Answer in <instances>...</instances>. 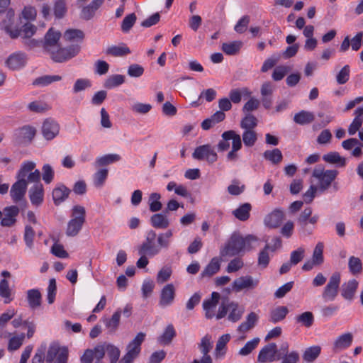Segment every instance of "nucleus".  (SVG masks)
Returning <instances> with one entry per match:
<instances>
[{
    "instance_id": "nucleus-35",
    "label": "nucleus",
    "mask_w": 363,
    "mask_h": 363,
    "mask_svg": "<svg viewBox=\"0 0 363 363\" xmlns=\"http://www.w3.org/2000/svg\"><path fill=\"white\" fill-rule=\"evenodd\" d=\"M121 311V310H117L111 316V318H104V323L106 328L109 330L110 333H114L118 328L120 324Z\"/></svg>"
},
{
    "instance_id": "nucleus-24",
    "label": "nucleus",
    "mask_w": 363,
    "mask_h": 363,
    "mask_svg": "<svg viewBox=\"0 0 363 363\" xmlns=\"http://www.w3.org/2000/svg\"><path fill=\"white\" fill-rule=\"evenodd\" d=\"M26 298L28 306L31 309H35L41 306L42 295L38 289L28 290Z\"/></svg>"
},
{
    "instance_id": "nucleus-22",
    "label": "nucleus",
    "mask_w": 363,
    "mask_h": 363,
    "mask_svg": "<svg viewBox=\"0 0 363 363\" xmlns=\"http://www.w3.org/2000/svg\"><path fill=\"white\" fill-rule=\"evenodd\" d=\"M36 130L30 126H23L16 130L14 135L20 143L30 142L35 135Z\"/></svg>"
},
{
    "instance_id": "nucleus-2",
    "label": "nucleus",
    "mask_w": 363,
    "mask_h": 363,
    "mask_svg": "<svg viewBox=\"0 0 363 363\" xmlns=\"http://www.w3.org/2000/svg\"><path fill=\"white\" fill-rule=\"evenodd\" d=\"M337 174L338 172L335 169H325L323 166L318 165L313 170L312 177L317 182L315 186L323 192L330 186Z\"/></svg>"
},
{
    "instance_id": "nucleus-31",
    "label": "nucleus",
    "mask_w": 363,
    "mask_h": 363,
    "mask_svg": "<svg viewBox=\"0 0 363 363\" xmlns=\"http://www.w3.org/2000/svg\"><path fill=\"white\" fill-rule=\"evenodd\" d=\"M106 53L114 57H123L130 53L129 48L124 43L108 47Z\"/></svg>"
},
{
    "instance_id": "nucleus-40",
    "label": "nucleus",
    "mask_w": 363,
    "mask_h": 363,
    "mask_svg": "<svg viewBox=\"0 0 363 363\" xmlns=\"http://www.w3.org/2000/svg\"><path fill=\"white\" fill-rule=\"evenodd\" d=\"M151 224L154 228L158 229L167 228L169 222L167 217L162 213L154 214L150 218Z\"/></svg>"
},
{
    "instance_id": "nucleus-16",
    "label": "nucleus",
    "mask_w": 363,
    "mask_h": 363,
    "mask_svg": "<svg viewBox=\"0 0 363 363\" xmlns=\"http://www.w3.org/2000/svg\"><path fill=\"white\" fill-rule=\"evenodd\" d=\"M41 131L45 139L51 140L59 134L60 125L55 120L48 118L43 122Z\"/></svg>"
},
{
    "instance_id": "nucleus-3",
    "label": "nucleus",
    "mask_w": 363,
    "mask_h": 363,
    "mask_svg": "<svg viewBox=\"0 0 363 363\" xmlns=\"http://www.w3.org/2000/svg\"><path fill=\"white\" fill-rule=\"evenodd\" d=\"M245 311L243 306L235 301L223 302L219 306L216 319L220 320L228 315V320L232 323L239 321Z\"/></svg>"
},
{
    "instance_id": "nucleus-27",
    "label": "nucleus",
    "mask_w": 363,
    "mask_h": 363,
    "mask_svg": "<svg viewBox=\"0 0 363 363\" xmlns=\"http://www.w3.org/2000/svg\"><path fill=\"white\" fill-rule=\"evenodd\" d=\"M323 160L327 163L335 164L339 167H344L346 164V159L337 152H330L325 154L323 156Z\"/></svg>"
},
{
    "instance_id": "nucleus-10",
    "label": "nucleus",
    "mask_w": 363,
    "mask_h": 363,
    "mask_svg": "<svg viewBox=\"0 0 363 363\" xmlns=\"http://www.w3.org/2000/svg\"><path fill=\"white\" fill-rule=\"evenodd\" d=\"M80 48L78 45L71 46L67 48H60L58 45L57 48L51 50L48 53L55 62H62L76 56Z\"/></svg>"
},
{
    "instance_id": "nucleus-30",
    "label": "nucleus",
    "mask_w": 363,
    "mask_h": 363,
    "mask_svg": "<svg viewBox=\"0 0 363 363\" xmlns=\"http://www.w3.org/2000/svg\"><path fill=\"white\" fill-rule=\"evenodd\" d=\"M288 313L289 310L286 306H277L271 311L269 320L273 323L280 322L285 318Z\"/></svg>"
},
{
    "instance_id": "nucleus-47",
    "label": "nucleus",
    "mask_w": 363,
    "mask_h": 363,
    "mask_svg": "<svg viewBox=\"0 0 363 363\" xmlns=\"http://www.w3.org/2000/svg\"><path fill=\"white\" fill-rule=\"evenodd\" d=\"M260 339L255 337L252 340L247 341L245 345L239 350L238 354L242 357H245L252 353V352L257 348Z\"/></svg>"
},
{
    "instance_id": "nucleus-46",
    "label": "nucleus",
    "mask_w": 363,
    "mask_h": 363,
    "mask_svg": "<svg viewBox=\"0 0 363 363\" xmlns=\"http://www.w3.org/2000/svg\"><path fill=\"white\" fill-rule=\"evenodd\" d=\"M121 160V157L118 154H108L99 157L96 160L95 165L96 167L108 165L109 164L118 162Z\"/></svg>"
},
{
    "instance_id": "nucleus-37",
    "label": "nucleus",
    "mask_w": 363,
    "mask_h": 363,
    "mask_svg": "<svg viewBox=\"0 0 363 363\" xmlns=\"http://www.w3.org/2000/svg\"><path fill=\"white\" fill-rule=\"evenodd\" d=\"M252 206L249 203H245L233 211V216L241 221L247 220L250 217Z\"/></svg>"
},
{
    "instance_id": "nucleus-49",
    "label": "nucleus",
    "mask_w": 363,
    "mask_h": 363,
    "mask_svg": "<svg viewBox=\"0 0 363 363\" xmlns=\"http://www.w3.org/2000/svg\"><path fill=\"white\" fill-rule=\"evenodd\" d=\"M242 42L233 41L230 43H225L222 45V50L228 55L237 54L242 47Z\"/></svg>"
},
{
    "instance_id": "nucleus-11",
    "label": "nucleus",
    "mask_w": 363,
    "mask_h": 363,
    "mask_svg": "<svg viewBox=\"0 0 363 363\" xmlns=\"http://www.w3.org/2000/svg\"><path fill=\"white\" fill-rule=\"evenodd\" d=\"M192 157L198 160H206L208 163H213L218 160L217 153L209 144L197 147Z\"/></svg>"
},
{
    "instance_id": "nucleus-38",
    "label": "nucleus",
    "mask_w": 363,
    "mask_h": 363,
    "mask_svg": "<svg viewBox=\"0 0 363 363\" xmlns=\"http://www.w3.org/2000/svg\"><path fill=\"white\" fill-rule=\"evenodd\" d=\"M312 209L311 208H306L300 214L297 221L299 225L301 228V230L303 233H307L308 234H311L312 233V230H309L308 228V220L311 216Z\"/></svg>"
},
{
    "instance_id": "nucleus-34",
    "label": "nucleus",
    "mask_w": 363,
    "mask_h": 363,
    "mask_svg": "<svg viewBox=\"0 0 363 363\" xmlns=\"http://www.w3.org/2000/svg\"><path fill=\"white\" fill-rule=\"evenodd\" d=\"M222 138L225 140H232V150L238 151L242 147V141L240 135L237 134L234 130L225 131L222 134Z\"/></svg>"
},
{
    "instance_id": "nucleus-42",
    "label": "nucleus",
    "mask_w": 363,
    "mask_h": 363,
    "mask_svg": "<svg viewBox=\"0 0 363 363\" xmlns=\"http://www.w3.org/2000/svg\"><path fill=\"white\" fill-rule=\"evenodd\" d=\"M320 352L321 347L318 345L310 347L304 351L303 359L306 362H313L320 355Z\"/></svg>"
},
{
    "instance_id": "nucleus-36",
    "label": "nucleus",
    "mask_w": 363,
    "mask_h": 363,
    "mask_svg": "<svg viewBox=\"0 0 363 363\" xmlns=\"http://www.w3.org/2000/svg\"><path fill=\"white\" fill-rule=\"evenodd\" d=\"M160 249L154 245V242H143L138 248L140 255L153 257L160 252Z\"/></svg>"
},
{
    "instance_id": "nucleus-4",
    "label": "nucleus",
    "mask_w": 363,
    "mask_h": 363,
    "mask_svg": "<svg viewBox=\"0 0 363 363\" xmlns=\"http://www.w3.org/2000/svg\"><path fill=\"white\" fill-rule=\"evenodd\" d=\"M244 251L242 237L238 233H233L228 240L220 249L221 257H233Z\"/></svg>"
},
{
    "instance_id": "nucleus-17",
    "label": "nucleus",
    "mask_w": 363,
    "mask_h": 363,
    "mask_svg": "<svg viewBox=\"0 0 363 363\" xmlns=\"http://www.w3.org/2000/svg\"><path fill=\"white\" fill-rule=\"evenodd\" d=\"M61 37L60 32L55 30L51 28L48 30L45 35V40L43 42V48L48 52H50L52 50H55L58 48L59 40Z\"/></svg>"
},
{
    "instance_id": "nucleus-54",
    "label": "nucleus",
    "mask_w": 363,
    "mask_h": 363,
    "mask_svg": "<svg viewBox=\"0 0 363 363\" xmlns=\"http://www.w3.org/2000/svg\"><path fill=\"white\" fill-rule=\"evenodd\" d=\"M0 296L4 298L5 303H9L12 301L9 281L5 279L0 281Z\"/></svg>"
},
{
    "instance_id": "nucleus-19",
    "label": "nucleus",
    "mask_w": 363,
    "mask_h": 363,
    "mask_svg": "<svg viewBox=\"0 0 363 363\" xmlns=\"http://www.w3.org/2000/svg\"><path fill=\"white\" fill-rule=\"evenodd\" d=\"M34 183V185L29 189V198L33 205L38 206L44 199V188L40 181Z\"/></svg>"
},
{
    "instance_id": "nucleus-23",
    "label": "nucleus",
    "mask_w": 363,
    "mask_h": 363,
    "mask_svg": "<svg viewBox=\"0 0 363 363\" xmlns=\"http://www.w3.org/2000/svg\"><path fill=\"white\" fill-rule=\"evenodd\" d=\"M352 340L353 336L350 333L340 335L334 342L333 350L335 352H340L349 347L352 342Z\"/></svg>"
},
{
    "instance_id": "nucleus-21",
    "label": "nucleus",
    "mask_w": 363,
    "mask_h": 363,
    "mask_svg": "<svg viewBox=\"0 0 363 363\" xmlns=\"http://www.w3.org/2000/svg\"><path fill=\"white\" fill-rule=\"evenodd\" d=\"M284 213L281 209H275L268 214L264 220V224L271 228H278L284 220Z\"/></svg>"
},
{
    "instance_id": "nucleus-15",
    "label": "nucleus",
    "mask_w": 363,
    "mask_h": 363,
    "mask_svg": "<svg viewBox=\"0 0 363 363\" xmlns=\"http://www.w3.org/2000/svg\"><path fill=\"white\" fill-rule=\"evenodd\" d=\"M27 62V56L24 52H16L10 55L5 63L11 70H18L25 67Z\"/></svg>"
},
{
    "instance_id": "nucleus-8",
    "label": "nucleus",
    "mask_w": 363,
    "mask_h": 363,
    "mask_svg": "<svg viewBox=\"0 0 363 363\" xmlns=\"http://www.w3.org/2000/svg\"><path fill=\"white\" fill-rule=\"evenodd\" d=\"M19 208L16 206H9L0 210V225L3 228H12L17 223Z\"/></svg>"
},
{
    "instance_id": "nucleus-63",
    "label": "nucleus",
    "mask_w": 363,
    "mask_h": 363,
    "mask_svg": "<svg viewBox=\"0 0 363 363\" xmlns=\"http://www.w3.org/2000/svg\"><path fill=\"white\" fill-rule=\"evenodd\" d=\"M106 352L110 358L111 363H116L119 359L121 351L113 345L107 344L106 345Z\"/></svg>"
},
{
    "instance_id": "nucleus-51",
    "label": "nucleus",
    "mask_w": 363,
    "mask_h": 363,
    "mask_svg": "<svg viewBox=\"0 0 363 363\" xmlns=\"http://www.w3.org/2000/svg\"><path fill=\"white\" fill-rule=\"evenodd\" d=\"M25 334L21 333L18 335L13 336L9 340L8 350L10 352L16 351L21 347L25 339Z\"/></svg>"
},
{
    "instance_id": "nucleus-28",
    "label": "nucleus",
    "mask_w": 363,
    "mask_h": 363,
    "mask_svg": "<svg viewBox=\"0 0 363 363\" xmlns=\"http://www.w3.org/2000/svg\"><path fill=\"white\" fill-rule=\"evenodd\" d=\"M221 258L215 257L211 259L208 264L204 270L201 272L202 277H210L216 274L220 268Z\"/></svg>"
},
{
    "instance_id": "nucleus-18",
    "label": "nucleus",
    "mask_w": 363,
    "mask_h": 363,
    "mask_svg": "<svg viewBox=\"0 0 363 363\" xmlns=\"http://www.w3.org/2000/svg\"><path fill=\"white\" fill-rule=\"evenodd\" d=\"M28 182L23 179H18L11 186L10 195L14 203L21 201L26 194Z\"/></svg>"
},
{
    "instance_id": "nucleus-33",
    "label": "nucleus",
    "mask_w": 363,
    "mask_h": 363,
    "mask_svg": "<svg viewBox=\"0 0 363 363\" xmlns=\"http://www.w3.org/2000/svg\"><path fill=\"white\" fill-rule=\"evenodd\" d=\"M263 157L270 162L272 164H279L283 160V155L281 150L278 148L273 150H267L264 152Z\"/></svg>"
},
{
    "instance_id": "nucleus-14",
    "label": "nucleus",
    "mask_w": 363,
    "mask_h": 363,
    "mask_svg": "<svg viewBox=\"0 0 363 363\" xmlns=\"http://www.w3.org/2000/svg\"><path fill=\"white\" fill-rule=\"evenodd\" d=\"M277 346L275 343L265 345L259 351L257 362L259 363H269L277 359Z\"/></svg>"
},
{
    "instance_id": "nucleus-32",
    "label": "nucleus",
    "mask_w": 363,
    "mask_h": 363,
    "mask_svg": "<svg viewBox=\"0 0 363 363\" xmlns=\"http://www.w3.org/2000/svg\"><path fill=\"white\" fill-rule=\"evenodd\" d=\"M62 77L60 75H43L37 77L33 82V85L38 87H43L51 84L53 82L60 81Z\"/></svg>"
},
{
    "instance_id": "nucleus-9",
    "label": "nucleus",
    "mask_w": 363,
    "mask_h": 363,
    "mask_svg": "<svg viewBox=\"0 0 363 363\" xmlns=\"http://www.w3.org/2000/svg\"><path fill=\"white\" fill-rule=\"evenodd\" d=\"M145 333H139L136 337L128 345L127 352L122 359L124 363H132L140 352V345L145 340Z\"/></svg>"
},
{
    "instance_id": "nucleus-13",
    "label": "nucleus",
    "mask_w": 363,
    "mask_h": 363,
    "mask_svg": "<svg viewBox=\"0 0 363 363\" xmlns=\"http://www.w3.org/2000/svg\"><path fill=\"white\" fill-rule=\"evenodd\" d=\"M220 298L218 292H213L210 298L206 299L203 302V309L205 311V317L208 319L216 318L217 307Z\"/></svg>"
},
{
    "instance_id": "nucleus-39",
    "label": "nucleus",
    "mask_w": 363,
    "mask_h": 363,
    "mask_svg": "<svg viewBox=\"0 0 363 363\" xmlns=\"http://www.w3.org/2000/svg\"><path fill=\"white\" fill-rule=\"evenodd\" d=\"M354 113L356 115V117L354 118L348 128V133L350 135H354L357 133V131L359 130L362 126V116H363V108H357Z\"/></svg>"
},
{
    "instance_id": "nucleus-55",
    "label": "nucleus",
    "mask_w": 363,
    "mask_h": 363,
    "mask_svg": "<svg viewBox=\"0 0 363 363\" xmlns=\"http://www.w3.org/2000/svg\"><path fill=\"white\" fill-rule=\"evenodd\" d=\"M161 196L158 193H152L149 197L150 210L152 212H157L162 209V205L160 201Z\"/></svg>"
},
{
    "instance_id": "nucleus-6",
    "label": "nucleus",
    "mask_w": 363,
    "mask_h": 363,
    "mask_svg": "<svg viewBox=\"0 0 363 363\" xmlns=\"http://www.w3.org/2000/svg\"><path fill=\"white\" fill-rule=\"evenodd\" d=\"M340 280V273L335 272L331 275L322 292V298L324 301H333L336 298L338 294Z\"/></svg>"
},
{
    "instance_id": "nucleus-1",
    "label": "nucleus",
    "mask_w": 363,
    "mask_h": 363,
    "mask_svg": "<svg viewBox=\"0 0 363 363\" xmlns=\"http://www.w3.org/2000/svg\"><path fill=\"white\" fill-rule=\"evenodd\" d=\"M86 222L85 208L80 205L72 207L70 213V220L68 221L65 233L68 237H75L82 230Z\"/></svg>"
},
{
    "instance_id": "nucleus-56",
    "label": "nucleus",
    "mask_w": 363,
    "mask_h": 363,
    "mask_svg": "<svg viewBox=\"0 0 363 363\" xmlns=\"http://www.w3.org/2000/svg\"><path fill=\"white\" fill-rule=\"evenodd\" d=\"M35 233L30 225H26L25 226V231L23 235V240L28 249L32 250L33 248V240Z\"/></svg>"
},
{
    "instance_id": "nucleus-61",
    "label": "nucleus",
    "mask_w": 363,
    "mask_h": 363,
    "mask_svg": "<svg viewBox=\"0 0 363 363\" xmlns=\"http://www.w3.org/2000/svg\"><path fill=\"white\" fill-rule=\"evenodd\" d=\"M137 17L134 13L127 15L122 21L121 30L123 33H128L135 24Z\"/></svg>"
},
{
    "instance_id": "nucleus-50",
    "label": "nucleus",
    "mask_w": 363,
    "mask_h": 363,
    "mask_svg": "<svg viewBox=\"0 0 363 363\" xmlns=\"http://www.w3.org/2000/svg\"><path fill=\"white\" fill-rule=\"evenodd\" d=\"M257 125V118L250 113H246L240 122V127L244 130H253Z\"/></svg>"
},
{
    "instance_id": "nucleus-43",
    "label": "nucleus",
    "mask_w": 363,
    "mask_h": 363,
    "mask_svg": "<svg viewBox=\"0 0 363 363\" xmlns=\"http://www.w3.org/2000/svg\"><path fill=\"white\" fill-rule=\"evenodd\" d=\"M199 347L201 353L203 354V357L201 359H204L205 357H207L212 362V359L211 357L208 355V352L211 351L212 348L211 336L209 335H206L201 339Z\"/></svg>"
},
{
    "instance_id": "nucleus-41",
    "label": "nucleus",
    "mask_w": 363,
    "mask_h": 363,
    "mask_svg": "<svg viewBox=\"0 0 363 363\" xmlns=\"http://www.w3.org/2000/svg\"><path fill=\"white\" fill-rule=\"evenodd\" d=\"M315 119L314 114L312 112L301 111L296 113L294 117V121L296 123L299 125H305L313 122Z\"/></svg>"
},
{
    "instance_id": "nucleus-52",
    "label": "nucleus",
    "mask_w": 363,
    "mask_h": 363,
    "mask_svg": "<svg viewBox=\"0 0 363 363\" xmlns=\"http://www.w3.org/2000/svg\"><path fill=\"white\" fill-rule=\"evenodd\" d=\"M84 38L83 31L79 29H68L64 33V38L67 41L82 40Z\"/></svg>"
},
{
    "instance_id": "nucleus-62",
    "label": "nucleus",
    "mask_w": 363,
    "mask_h": 363,
    "mask_svg": "<svg viewBox=\"0 0 363 363\" xmlns=\"http://www.w3.org/2000/svg\"><path fill=\"white\" fill-rule=\"evenodd\" d=\"M35 31L36 27L33 24L26 23L20 29L19 35L24 39L30 38L35 34Z\"/></svg>"
},
{
    "instance_id": "nucleus-60",
    "label": "nucleus",
    "mask_w": 363,
    "mask_h": 363,
    "mask_svg": "<svg viewBox=\"0 0 363 363\" xmlns=\"http://www.w3.org/2000/svg\"><path fill=\"white\" fill-rule=\"evenodd\" d=\"M348 266L352 274H359L362 270V264L360 259L354 256L350 257Z\"/></svg>"
},
{
    "instance_id": "nucleus-58",
    "label": "nucleus",
    "mask_w": 363,
    "mask_h": 363,
    "mask_svg": "<svg viewBox=\"0 0 363 363\" xmlns=\"http://www.w3.org/2000/svg\"><path fill=\"white\" fill-rule=\"evenodd\" d=\"M176 335L175 330L172 324L166 328L163 334L160 337L159 341L162 344H169Z\"/></svg>"
},
{
    "instance_id": "nucleus-26",
    "label": "nucleus",
    "mask_w": 363,
    "mask_h": 363,
    "mask_svg": "<svg viewBox=\"0 0 363 363\" xmlns=\"http://www.w3.org/2000/svg\"><path fill=\"white\" fill-rule=\"evenodd\" d=\"M358 286V281L352 279L342 285L341 294L344 298L352 300Z\"/></svg>"
},
{
    "instance_id": "nucleus-7",
    "label": "nucleus",
    "mask_w": 363,
    "mask_h": 363,
    "mask_svg": "<svg viewBox=\"0 0 363 363\" xmlns=\"http://www.w3.org/2000/svg\"><path fill=\"white\" fill-rule=\"evenodd\" d=\"M67 358L68 350L66 347H61L58 344L53 342L48 347L45 361L48 363H51L56 359L55 363H67Z\"/></svg>"
},
{
    "instance_id": "nucleus-57",
    "label": "nucleus",
    "mask_w": 363,
    "mask_h": 363,
    "mask_svg": "<svg viewBox=\"0 0 363 363\" xmlns=\"http://www.w3.org/2000/svg\"><path fill=\"white\" fill-rule=\"evenodd\" d=\"M244 251H250L259 245V239L252 235L242 237Z\"/></svg>"
},
{
    "instance_id": "nucleus-25",
    "label": "nucleus",
    "mask_w": 363,
    "mask_h": 363,
    "mask_svg": "<svg viewBox=\"0 0 363 363\" xmlns=\"http://www.w3.org/2000/svg\"><path fill=\"white\" fill-rule=\"evenodd\" d=\"M258 318V315L255 312L250 313L246 317L245 321L238 326L237 331L242 334L246 333L255 326Z\"/></svg>"
},
{
    "instance_id": "nucleus-45",
    "label": "nucleus",
    "mask_w": 363,
    "mask_h": 363,
    "mask_svg": "<svg viewBox=\"0 0 363 363\" xmlns=\"http://www.w3.org/2000/svg\"><path fill=\"white\" fill-rule=\"evenodd\" d=\"M230 340V335L229 334H224L219 337L215 350L216 357H223L225 354L226 345Z\"/></svg>"
},
{
    "instance_id": "nucleus-12",
    "label": "nucleus",
    "mask_w": 363,
    "mask_h": 363,
    "mask_svg": "<svg viewBox=\"0 0 363 363\" xmlns=\"http://www.w3.org/2000/svg\"><path fill=\"white\" fill-rule=\"evenodd\" d=\"M259 284V279H254L252 276H242L235 279L232 283V289L235 292H240L243 290H252Z\"/></svg>"
},
{
    "instance_id": "nucleus-59",
    "label": "nucleus",
    "mask_w": 363,
    "mask_h": 363,
    "mask_svg": "<svg viewBox=\"0 0 363 363\" xmlns=\"http://www.w3.org/2000/svg\"><path fill=\"white\" fill-rule=\"evenodd\" d=\"M257 140V133L253 130H245L242 133V140L245 146H253Z\"/></svg>"
},
{
    "instance_id": "nucleus-64",
    "label": "nucleus",
    "mask_w": 363,
    "mask_h": 363,
    "mask_svg": "<svg viewBox=\"0 0 363 363\" xmlns=\"http://www.w3.org/2000/svg\"><path fill=\"white\" fill-rule=\"evenodd\" d=\"M108 176V170L101 169L97 171L94 175V184L96 187H101Z\"/></svg>"
},
{
    "instance_id": "nucleus-44",
    "label": "nucleus",
    "mask_w": 363,
    "mask_h": 363,
    "mask_svg": "<svg viewBox=\"0 0 363 363\" xmlns=\"http://www.w3.org/2000/svg\"><path fill=\"white\" fill-rule=\"evenodd\" d=\"M125 82V77L121 74H113L109 76L104 82V86L108 89L117 87Z\"/></svg>"
},
{
    "instance_id": "nucleus-5",
    "label": "nucleus",
    "mask_w": 363,
    "mask_h": 363,
    "mask_svg": "<svg viewBox=\"0 0 363 363\" xmlns=\"http://www.w3.org/2000/svg\"><path fill=\"white\" fill-rule=\"evenodd\" d=\"M36 164L33 161H25L22 163L18 172V179L26 180L28 182H37L40 179V172L35 169Z\"/></svg>"
},
{
    "instance_id": "nucleus-29",
    "label": "nucleus",
    "mask_w": 363,
    "mask_h": 363,
    "mask_svg": "<svg viewBox=\"0 0 363 363\" xmlns=\"http://www.w3.org/2000/svg\"><path fill=\"white\" fill-rule=\"evenodd\" d=\"M69 189L64 185L55 187L52 191V198L55 204L59 205L64 201L69 194Z\"/></svg>"
},
{
    "instance_id": "nucleus-53",
    "label": "nucleus",
    "mask_w": 363,
    "mask_h": 363,
    "mask_svg": "<svg viewBox=\"0 0 363 363\" xmlns=\"http://www.w3.org/2000/svg\"><path fill=\"white\" fill-rule=\"evenodd\" d=\"M269 249V245H266L264 248L258 255L257 264L262 269L266 268L269 263L270 257L268 253Z\"/></svg>"
},
{
    "instance_id": "nucleus-20",
    "label": "nucleus",
    "mask_w": 363,
    "mask_h": 363,
    "mask_svg": "<svg viewBox=\"0 0 363 363\" xmlns=\"http://www.w3.org/2000/svg\"><path fill=\"white\" fill-rule=\"evenodd\" d=\"M175 297V288L172 284L165 285L160 294V305L162 307L170 306Z\"/></svg>"
},
{
    "instance_id": "nucleus-48",
    "label": "nucleus",
    "mask_w": 363,
    "mask_h": 363,
    "mask_svg": "<svg viewBox=\"0 0 363 363\" xmlns=\"http://www.w3.org/2000/svg\"><path fill=\"white\" fill-rule=\"evenodd\" d=\"M296 322L306 328H310L313 324L314 316L312 312L306 311L295 318Z\"/></svg>"
}]
</instances>
